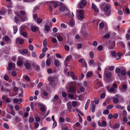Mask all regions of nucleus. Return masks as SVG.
<instances>
[{"label":"nucleus","mask_w":130,"mask_h":130,"mask_svg":"<svg viewBox=\"0 0 130 130\" xmlns=\"http://www.w3.org/2000/svg\"><path fill=\"white\" fill-rule=\"evenodd\" d=\"M110 9V5L109 4H107L104 8L103 10L106 15L109 16L110 15L111 13Z\"/></svg>","instance_id":"f257e3e1"},{"label":"nucleus","mask_w":130,"mask_h":130,"mask_svg":"<svg viewBox=\"0 0 130 130\" xmlns=\"http://www.w3.org/2000/svg\"><path fill=\"white\" fill-rule=\"evenodd\" d=\"M87 2L85 0H81L77 5L78 8L83 9L87 4Z\"/></svg>","instance_id":"f03ea898"},{"label":"nucleus","mask_w":130,"mask_h":130,"mask_svg":"<svg viewBox=\"0 0 130 130\" xmlns=\"http://www.w3.org/2000/svg\"><path fill=\"white\" fill-rule=\"evenodd\" d=\"M60 7L59 10L61 12H64V11H68V13L69 11L66 5H64L62 3H60L59 5Z\"/></svg>","instance_id":"7ed1b4c3"},{"label":"nucleus","mask_w":130,"mask_h":130,"mask_svg":"<svg viewBox=\"0 0 130 130\" xmlns=\"http://www.w3.org/2000/svg\"><path fill=\"white\" fill-rule=\"evenodd\" d=\"M27 19V17L25 16L24 19L23 18L22 19V16L20 14H19L17 16L15 17L14 20L16 23H17L21 19L22 22L25 21Z\"/></svg>","instance_id":"20e7f679"},{"label":"nucleus","mask_w":130,"mask_h":130,"mask_svg":"<svg viewBox=\"0 0 130 130\" xmlns=\"http://www.w3.org/2000/svg\"><path fill=\"white\" fill-rule=\"evenodd\" d=\"M108 69L107 68H105L104 71V75L107 78L110 77L112 75L111 73L110 72H108Z\"/></svg>","instance_id":"39448f33"},{"label":"nucleus","mask_w":130,"mask_h":130,"mask_svg":"<svg viewBox=\"0 0 130 130\" xmlns=\"http://www.w3.org/2000/svg\"><path fill=\"white\" fill-rule=\"evenodd\" d=\"M76 12L78 13L79 17L81 19H83L84 18V10H76Z\"/></svg>","instance_id":"423d86ee"},{"label":"nucleus","mask_w":130,"mask_h":130,"mask_svg":"<svg viewBox=\"0 0 130 130\" xmlns=\"http://www.w3.org/2000/svg\"><path fill=\"white\" fill-rule=\"evenodd\" d=\"M23 59L22 57H18L17 64L19 66H21L23 64Z\"/></svg>","instance_id":"0eeeda50"},{"label":"nucleus","mask_w":130,"mask_h":130,"mask_svg":"<svg viewBox=\"0 0 130 130\" xmlns=\"http://www.w3.org/2000/svg\"><path fill=\"white\" fill-rule=\"evenodd\" d=\"M127 86L125 84H123L122 86V88L120 89V91L121 92H125L127 91Z\"/></svg>","instance_id":"6e6552de"},{"label":"nucleus","mask_w":130,"mask_h":130,"mask_svg":"<svg viewBox=\"0 0 130 130\" xmlns=\"http://www.w3.org/2000/svg\"><path fill=\"white\" fill-rule=\"evenodd\" d=\"M38 106L40 107L41 110L42 112L44 111L45 108H46L44 105L40 103L38 104Z\"/></svg>","instance_id":"1a4fd4ad"},{"label":"nucleus","mask_w":130,"mask_h":130,"mask_svg":"<svg viewBox=\"0 0 130 130\" xmlns=\"http://www.w3.org/2000/svg\"><path fill=\"white\" fill-rule=\"evenodd\" d=\"M15 67L14 63H9L8 65V69L9 70H13Z\"/></svg>","instance_id":"9d476101"},{"label":"nucleus","mask_w":130,"mask_h":130,"mask_svg":"<svg viewBox=\"0 0 130 130\" xmlns=\"http://www.w3.org/2000/svg\"><path fill=\"white\" fill-rule=\"evenodd\" d=\"M24 64L26 69H28L30 68L31 65L28 61H26L24 62Z\"/></svg>","instance_id":"9b49d317"},{"label":"nucleus","mask_w":130,"mask_h":130,"mask_svg":"<svg viewBox=\"0 0 130 130\" xmlns=\"http://www.w3.org/2000/svg\"><path fill=\"white\" fill-rule=\"evenodd\" d=\"M91 8L93 9L95 12H98L99 11L98 8L94 3H92Z\"/></svg>","instance_id":"f8f14e48"},{"label":"nucleus","mask_w":130,"mask_h":130,"mask_svg":"<svg viewBox=\"0 0 130 130\" xmlns=\"http://www.w3.org/2000/svg\"><path fill=\"white\" fill-rule=\"evenodd\" d=\"M94 102L93 101L91 102V109L92 112H94L95 109V105L94 104Z\"/></svg>","instance_id":"ddd939ff"},{"label":"nucleus","mask_w":130,"mask_h":130,"mask_svg":"<svg viewBox=\"0 0 130 130\" xmlns=\"http://www.w3.org/2000/svg\"><path fill=\"white\" fill-rule=\"evenodd\" d=\"M51 4H52V6L54 5V7L55 8H57L58 6V4L57 2L55 1H52L50 2Z\"/></svg>","instance_id":"4468645a"},{"label":"nucleus","mask_w":130,"mask_h":130,"mask_svg":"<svg viewBox=\"0 0 130 130\" xmlns=\"http://www.w3.org/2000/svg\"><path fill=\"white\" fill-rule=\"evenodd\" d=\"M75 88L74 87L71 86L69 88L68 91L70 93H73L75 92Z\"/></svg>","instance_id":"2eb2a0df"},{"label":"nucleus","mask_w":130,"mask_h":130,"mask_svg":"<svg viewBox=\"0 0 130 130\" xmlns=\"http://www.w3.org/2000/svg\"><path fill=\"white\" fill-rule=\"evenodd\" d=\"M48 80V81L50 82V84L51 85V83L53 82H54L55 81V79L54 78L52 77H49L47 78Z\"/></svg>","instance_id":"dca6fc26"},{"label":"nucleus","mask_w":130,"mask_h":130,"mask_svg":"<svg viewBox=\"0 0 130 130\" xmlns=\"http://www.w3.org/2000/svg\"><path fill=\"white\" fill-rule=\"evenodd\" d=\"M67 108L69 110H70L72 108L71 103L70 102H69L67 103Z\"/></svg>","instance_id":"f3484780"},{"label":"nucleus","mask_w":130,"mask_h":130,"mask_svg":"<svg viewBox=\"0 0 130 130\" xmlns=\"http://www.w3.org/2000/svg\"><path fill=\"white\" fill-rule=\"evenodd\" d=\"M90 100L89 99H88L87 101L85 107V110H87L88 108V106L89 105V104L90 102Z\"/></svg>","instance_id":"a211bd4d"},{"label":"nucleus","mask_w":130,"mask_h":130,"mask_svg":"<svg viewBox=\"0 0 130 130\" xmlns=\"http://www.w3.org/2000/svg\"><path fill=\"white\" fill-rule=\"evenodd\" d=\"M21 35L23 36L24 37L26 38L27 36V34L26 32L23 31L20 33Z\"/></svg>","instance_id":"6ab92c4d"},{"label":"nucleus","mask_w":130,"mask_h":130,"mask_svg":"<svg viewBox=\"0 0 130 130\" xmlns=\"http://www.w3.org/2000/svg\"><path fill=\"white\" fill-rule=\"evenodd\" d=\"M116 108L117 109L123 110L124 109V106H121V105H117L116 106Z\"/></svg>","instance_id":"aec40b11"},{"label":"nucleus","mask_w":130,"mask_h":130,"mask_svg":"<svg viewBox=\"0 0 130 130\" xmlns=\"http://www.w3.org/2000/svg\"><path fill=\"white\" fill-rule=\"evenodd\" d=\"M70 25L71 27H73L74 25L75 22L73 20H71L69 22Z\"/></svg>","instance_id":"412c9836"},{"label":"nucleus","mask_w":130,"mask_h":130,"mask_svg":"<svg viewBox=\"0 0 130 130\" xmlns=\"http://www.w3.org/2000/svg\"><path fill=\"white\" fill-rule=\"evenodd\" d=\"M3 39H4L5 41L6 42H8L10 40L8 36H4Z\"/></svg>","instance_id":"4be33fe9"},{"label":"nucleus","mask_w":130,"mask_h":130,"mask_svg":"<svg viewBox=\"0 0 130 130\" xmlns=\"http://www.w3.org/2000/svg\"><path fill=\"white\" fill-rule=\"evenodd\" d=\"M44 27L45 30L46 31H48L50 30V27L49 26L45 25H44Z\"/></svg>","instance_id":"5701e85b"},{"label":"nucleus","mask_w":130,"mask_h":130,"mask_svg":"<svg viewBox=\"0 0 130 130\" xmlns=\"http://www.w3.org/2000/svg\"><path fill=\"white\" fill-rule=\"evenodd\" d=\"M121 69L119 68H117L115 70V72L117 73L118 75H119V74L121 73Z\"/></svg>","instance_id":"b1692460"},{"label":"nucleus","mask_w":130,"mask_h":130,"mask_svg":"<svg viewBox=\"0 0 130 130\" xmlns=\"http://www.w3.org/2000/svg\"><path fill=\"white\" fill-rule=\"evenodd\" d=\"M57 39L59 41H62L63 40V38L60 35H58L57 36Z\"/></svg>","instance_id":"393cba45"},{"label":"nucleus","mask_w":130,"mask_h":130,"mask_svg":"<svg viewBox=\"0 0 130 130\" xmlns=\"http://www.w3.org/2000/svg\"><path fill=\"white\" fill-rule=\"evenodd\" d=\"M13 33L15 34L17 31V27L16 25H14L13 27Z\"/></svg>","instance_id":"a878e982"},{"label":"nucleus","mask_w":130,"mask_h":130,"mask_svg":"<svg viewBox=\"0 0 130 130\" xmlns=\"http://www.w3.org/2000/svg\"><path fill=\"white\" fill-rule=\"evenodd\" d=\"M38 28L37 27H33L31 28V30L34 32H35Z\"/></svg>","instance_id":"bb28decb"},{"label":"nucleus","mask_w":130,"mask_h":130,"mask_svg":"<svg viewBox=\"0 0 130 130\" xmlns=\"http://www.w3.org/2000/svg\"><path fill=\"white\" fill-rule=\"evenodd\" d=\"M54 64L55 66L56 67H58L59 64V63L58 61L56 60L54 61Z\"/></svg>","instance_id":"cd10ccee"},{"label":"nucleus","mask_w":130,"mask_h":130,"mask_svg":"<svg viewBox=\"0 0 130 130\" xmlns=\"http://www.w3.org/2000/svg\"><path fill=\"white\" fill-rule=\"evenodd\" d=\"M14 121L15 123H17L19 121V117L15 116L14 118Z\"/></svg>","instance_id":"c85d7f7f"},{"label":"nucleus","mask_w":130,"mask_h":130,"mask_svg":"<svg viewBox=\"0 0 130 130\" xmlns=\"http://www.w3.org/2000/svg\"><path fill=\"white\" fill-rule=\"evenodd\" d=\"M96 84L97 85L100 87H101L102 86V84L101 81H98L97 82Z\"/></svg>","instance_id":"c756f323"},{"label":"nucleus","mask_w":130,"mask_h":130,"mask_svg":"<svg viewBox=\"0 0 130 130\" xmlns=\"http://www.w3.org/2000/svg\"><path fill=\"white\" fill-rule=\"evenodd\" d=\"M92 73L90 71L88 72L86 74V76L87 77H90L92 75Z\"/></svg>","instance_id":"7c9ffc66"},{"label":"nucleus","mask_w":130,"mask_h":130,"mask_svg":"<svg viewBox=\"0 0 130 130\" xmlns=\"http://www.w3.org/2000/svg\"><path fill=\"white\" fill-rule=\"evenodd\" d=\"M99 26L100 28H103L104 26V24L103 22H101L100 23Z\"/></svg>","instance_id":"2f4dec72"},{"label":"nucleus","mask_w":130,"mask_h":130,"mask_svg":"<svg viewBox=\"0 0 130 130\" xmlns=\"http://www.w3.org/2000/svg\"><path fill=\"white\" fill-rule=\"evenodd\" d=\"M3 126L6 129H8L9 128V127L8 125L6 123H4Z\"/></svg>","instance_id":"473e14b6"},{"label":"nucleus","mask_w":130,"mask_h":130,"mask_svg":"<svg viewBox=\"0 0 130 130\" xmlns=\"http://www.w3.org/2000/svg\"><path fill=\"white\" fill-rule=\"evenodd\" d=\"M34 121V119L32 117H30L29 119V122L30 123H32Z\"/></svg>","instance_id":"72a5a7b5"},{"label":"nucleus","mask_w":130,"mask_h":130,"mask_svg":"<svg viewBox=\"0 0 130 130\" xmlns=\"http://www.w3.org/2000/svg\"><path fill=\"white\" fill-rule=\"evenodd\" d=\"M102 127H104L107 125V123L106 121L103 120L102 122Z\"/></svg>","instance_id":"f704fd0d"},{"label":"nucleus","mask_w":130,"mask_h":130,"mask_svg":"<svg viewBox=\"0 0 130 130\" xmlns=\"http://www.w3.org/2000/svg\"><path fill=\"white\" fill-rule=\"evenodd\" d=\"M113 101L114 103L117 104L118 102V99L115 98H113Z\"/></svg>","instance_id":"c9c22d12"},{"label":"nucleus","mask_w":130,"mask_h":130,"mask_svg":"<svg viewBox=\"0 0 130 130\" xmlns=\"http://www.w3.org/2000/svg\"><path fill=\"white\" fill-rule=\"evenodd\" d=\"M61 27L63 28H66L67 27V26L64 23H62L60 25Z\"/></svg>","instance_id":"e433bc0d"},{"label":"nucleus","mask_w":130,"mask_h":130,"mask_svg":"<svg viewBox=\"0 0 130 130\" xmlns=\"http://www.w3.org/2000/svg\"><path fill=\"white\" fill-rule=\"evenodd\" d=\"M29 48L30 51H32L34 49V46L32 45H30L29 46Z\"/></svg>","instance_id":"4c0bfd02"},{"label":"nucleus","mask_w":130,"mask_h":130,"mask_svg":"<svg viewBox=\"0 0 130 130\" xmlns=\"http://www.w3.org/2000/svg\"><path fill=\"white\" fill-rule=\"evenodd\" d=\"M120 125L119 124H116L113 127L114 128H118L119 127Z\"/></svg>","instance_id":"58836bf2"},{"label":"nucleus","mask_w":130,"mask_h":130,"mask_svg":"<svg viewBox=\"0 0 130 130\" xmlns=\"http://www.w3.org/2000/svg\"><path fill=\"white\" fill-rule=\"evenodd\" d=\"M77 102L73 101L72 102V105L73 107H75L77 105Z\"/></svg>","instance_id":"ea45409f"},{"label":"nucleus","mask_w":130,"mask_h":130,"mask_svg":"<svg viewBox=\"0 0 130 130\" xmlns=\"http://www.w3.org/2000/svg\"><path fill=\"white\" fill-rule=\"evenodd\" d=\"M43 45L45 47L47 46V40L46 39H45L44 40L43 43Z\"/></svg>","instance_id":"a19ab883"},{"label":"nucleus","mask_w":130,"mask_h":130,"mask_svg":"<svg viewBox=\"0 0 130 130\" xmlns=\"http://www.w3.org/2000/svg\"><path fill=\"white\" fill-rule=\"evenodd\" d=\"M46 63L47 66H50L51 64L50 61L49 60L47 59L46 61Z\"/></svg>","instance_id":"79ce46f5"},{"label":"nucleus","mask_w":130,"mask_h":130,"mask_svg":"<svg viewBox=\"0 0 130 130\" xmlns=\"http://www.w3.org/2000/svg\"><path fill=\"white\" fill-rule=\"evenodd\" d=\"M82 66L83 67H86L87 66V63L85 60H84L82 64Z\"/></svg>","instance_id":"37998d69"},{"label":"nucleus","mask_w":130,"mask_h":130,"mask_svg":"<svg viewBox=\"0 0 130 130\" xmlns=\"http://www.w3.org/2000/svg\"><path fill=\"white\" fill-rule=\"evenodd\" d=\"M37 21L38 23H41L42 20L41 18H38L37 19Z\"/></svg>","instance_id":"c03bdc74"},{"label":"nucleus","mask_w":130,"mask_h":130,"mask_svg":"<svg viewBox=\"0 0 130 130\" xmlns=\"http://www.w3.org/2000/svg\"><path fill=\"white\" fill-rule=\"evenodd\" d=\"M109 112V110H108L106 109L103 111V113L104 115L108 114Z\"/></svg>","instance_id":"a18cd8bd"},{"label":"nucleus","mask_w":130,"mask_h":130,"mask_svg":"<svg viewBox=\"0 0 130 130\" xmlns=\"http://www.w3.org/2000/svg\"><path fill=\"white\" fill-rule=\"evenodd\" d=\"M121 75H125L126 74V72L124 70H123L121 72Z\"/></svg>","instance_id":"49530a36"},{"label":"nucleus","mask_w":130,"mask_h":130,"mask_svg":"<svg viewBox=\"0 0 130 130\" xmlns=\"http://www.w3.org/2000/svg\"><path fill=\"white\" fill-rule=\"evenodd\" d=\"M118 117V115L117 113H115L113 115V118L115 119L117 118Z\"/></svg>","instance_id":"de8ad7c7"},{"label":"nucleus","mask_w":130,"mask_h":130,"mask_svg":"<svg viewBox=\"0 0 130 130\" xmlns=\"http://www.w3.org/2000/svg\"><path fill=\"white\" fill-rule=\"evenodd\" d=\"M112 56L114 57H116V53L115 52L112 51L111 52Z\"/></svg>","instance_id":"09e8293b"},{"label":"nucleus","mask_w":130,"mask_h":130,"mask_svg":"<svg viewBox=\"0 0 130 130\" xmlns=\"http://www.w3.org/2000/svg\"><path fill=\"white\" fill-rule=\"evenodd\" d=\"M59 121L61 122H63L64 121V119L62 117H60L59 118Z\"/></svg>","instance_id":"8fccbe9b"},{"label":"nucleus","mask_w":130,"mask_h":130,"mask_svg":"<svg viewBox=\"0 0 130 130\" xmlns=\"http://www.w3.org/2000/svg\"><path fill=\"white\" fill-rule=\"evenodd\" d=\"M47 72L48 74H51L52 73V71L51 69H48Z\"/></svg>","instance_id":"3c124183"},{"label":"nucleus","mask_w":130,"mask_h":130,"mask_svg":"<svg viewBox=\"0 0 130 130\" xmlns=\"http://www.w3.org/2000/svg\"><path fill=\"white\" fill-rule=\"evenodd\" d=\"M115 90V88L113 87H112L109 89V92H112L114 91Z\"/></svg>","instance_id":"603ef678"},{"label":"nucleus","mask_w":130,"mask_h":130,"mask_svg":"<svg viewBox=\"0 0 130 130\" xmlns=\"http://www.w3.org/2000/svg\"><path fill=\"white\" fill-rule=\"evenodd\" d=\"M25 79L27 81H29L30 80V78L27 76H25L24 77Z\"/></svg>","instance_id":"864d4df0"},{"label":"nucleus","mask_w":130,"mask_h":130,"mask_svg":"<svg viewBox=\"0 0 130 130\" xmlns=\"http://www.w3.org/2000/svg\"><path fill=\"white\" fill-rule=\"evenodd\" d=\"M30 107L32 110H33L34 109V104L33 102H31L30 103Z\"/></svg>","instance_id":"5fc2aeb1"},{"label":"nucleus","mask_w":130,"mask_h":130,"mask_svg":"<svg viewBox=\"0 0 130 130\" xmlns=\"http://www.w3.org/2000/svg\"><path fill=\"white\" fill-rule=\"evenodd\" d=\"M28 52V50L26 49H24L22 52V53L24 54H26Z\"/></svg>","instance_id":"6e6d98bb"},{"label":"nucleus","mask_w":130,"mask_h":130,"mask_svg":"<svg viewBox=\"0 0 130 130\" xmlns=\"http://www.w3.org/2000/svg\"><path fill=\"white\" fill-rule=\"evenodd\" d=\"M76 110L77 112L79 113L81 115L83 116L84 115L83 113L80 110L78 109H77Z\"/></svg>","instance_id":"4d7b16f0"},{"label":"nucleus","mask_w":130,"mask_h":130,"mask_svg":"<svg viewBox=\"0 0 130 130\" xmlns=\"http://www.w3.org/2000/svg\"><path fill=\"white\" fill-rule=\"evenodd\" d=\"M108 117L109 119H111L113 118V115L112 114H110L108 115Z\"/></svg>","instance_id":"13d9d810"},{"label":"nucleus","mask_w":130,"mask_h":130,"mask_svg":"<svg viewBox=\"0 0 130 130\" xmlns=\"http://www.w3.org/2000/svg\"><path fill=\"white\" fill-rule=\"evenodd\" d=\"M47 50L48 48L47 47H45L42 49V52L43 53L45 52Z\"/></svg>","instance_id":"bf43d9fd"},{"label":"nucleus","mask_w":130,"mask_h":130,"mask_svg":"<svg viewBox=\"0 0 130 130\" xmlns=\"http://www.w3.org/2000/svg\"><path fill=\"white\" fill-rule=\"evenodd\" d=\"M4 79L6 80H8L9 79V77L7 75H5L4 76Z\"/></svg>","instance_id":"052dcab7"},{"label":"nucleus","mask_w":130,"mask_h":130,"mask_svg":"<svg viewBox=\"0 0 130 130\" xmlns=\"http://www.w3.org/2000/svg\"><path fill=\"white\" fill-rule=\"evenodd\" d=\"M92 44L94 46H96L98 45V43L96 41H94L93 42Z\"/></svg>","instance_id":"680f3d73"},{"label":"nucleus","mask_w":130,"mask_h":130,"mask_svg":"<svg viewBox=\"0 0 130 130\" xmlns=\"http://www.w3.org/2000/svg\"><path fill=\"white\" fill-rule=\"evenodd\" d=\"M57 126V123L55 121H53V128H54L55 127Z\"/></svg>","instance_id":"e2e57ef3"},{"label":"nucleus","mask_w":130,"mask_h":130,"mask_svg":"<svg viewBox=\"0 0 130 130\" xmlns=\"http://www.w3.org/2000/svg\"><path fill=\"white\" fill-rule=\"evenodd\" d=\"M6 11L4 9L0 11V14L1 15L3 14Z\"/></svg>","instance_id":"0e129e2a"},{"label":"nucleus","mask_w":130,"mask_h":130,"mask_svg":"<svg viewBox=\"0 0 130 130\" xmlns=\"http://www.w3.org/2000/svg\"><path fill=\"white\" fill-rule=\"evenodd\" d=\"M64 48L65 50L67 51H68L69 50V47L68 45H65V46Z\"/></svg>","instance_id":"69168bd1"},{"label":"nucleus","mask_w":130,"mask_h":130,"mask_svg":"<svg viewBox=\"0 0 130 130\" xmlns=\"http://www.w3.org/2000/svg\"><path fill=\"white\" fill-rule=\"evenodd\" d=\"M53 31L54 32H56L58 31V29L56 27H54L53 29Z\"/></svg>","instance_id":"338daca9"},{"label":"nucleus","mask_w":130,"mask_h":130,"mask_svg":"<svg viewBox=\"0 0 130 130\" xmlns=\"http://www.w3.org/2000/svg\"><path fill=\"white\" fill-rule=\"evenodd\" d=\"M32 55L34 57H36L37 56V55L36 53V52L34 51L32 53Z\"/></svg>","instance_id":"774afa93"}]
</instances>
